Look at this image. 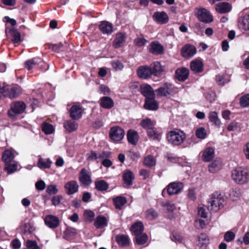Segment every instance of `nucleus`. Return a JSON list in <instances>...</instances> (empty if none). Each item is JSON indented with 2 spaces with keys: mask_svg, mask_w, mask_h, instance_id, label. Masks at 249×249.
Wrapping results in <instances>:
<instances>
[{
  "mask_svg": "<svg viewBox=\"0 0 249 249\" xmlns=\"http://www.w3.org/2000/svg\"><path fill=\"white\" fill-rule=\"evenodd\" d=\"M186 134L182 130L174 129L169 131L166 134L168 142L172 145L178 146L181 144L186 139Z\"/></svg>",
  "mask_w": 249,
  "mask_h": 249,
  "instance_id": "f257e3e1",
  "label": "nucleus"
},
{
  "mask_svg": "<svg viewBox=\"0 0 249 249\" xmlns=\"http://www.w3.org/2000/svg\"><path fill=\"white\" fill-rule=\"evenodd\" d=\"M224 198L217 193L213 194L208 201V209L214 212L218 211L221 208L223 207Z\"/></svg>",
  "mask_w": 249,
  "mask_h": 249,
  "instance_id": "f03ea898",
  "label": "nucleus"
},
{
  "mask_svg": "<svg viewBox=\"0 0 249 249\" xmlns=\"http://www.w3.org/2000/svg\"><path fill=\"white\" fill-rule=\"evenodd\" d=\"M231 177L236 183L240 184L247 183L249 179V174L242 168H237L232 172Z\"/></svg>",
  "mask_w": 249,
  "mask_h": 249,
  "instance_id": "7ed1b4c3",
  "label": "nucleus"
},
{
  "mask_svg": "<svg viewBox=\"0 0 249 249\" xmlns=\"http://www.w3.org/2000/svg\"><path fill=\"white\" fill-rule=\"evenodd\" d=\"M20 93V90L17 86H6L0 88V98L2 96L13 98L17 97Z\"/></svg>",
  "mask_w": 249,
  "mask_h": 249,
  "instance_id": "20e7f679",
  "label": "nucleus"
},
{
  "mask_svg": "<svg viewBox=\"0 0 249 249\" xmlns=\"http://www.w3.org/2000/svg\"><path fill=\"white\" fill-rule=\"evenodd\" d=\"M25 108L26 105L23 102H16L11 105V109L8 112V116L14 119L16 115L23 113Z\"/></svg>",
  "mask_w": 249,
  "mask_h": 249,
  "instance_id": "39448f33",
  "label": "nucleus"
},
{
  "mask_svg": "<svg viewBox=\"0 0 249 249\" xmlns=\"http://www.w3.org/2000/svg\"><path fill=\"white\" fill-rule=\"evenodd\" d=\"M196 15L199 20L203 22L210 23L213 21V17L205 8L196 9Z\"/></svg>",
  "mask_w": 249,
  "mask_h": 249,
  "instance_id": "423d86ee",
  "label": "nucleus"
},
{
  "mask_svg": "<svg viewBox=\"0 0 249 249\" xmlns=\"http://www.w3.org/2000/svg\"><path fill=\"white\" fill-rule=\"evenodd\" d=\"M160 97H168L174 93V87L170 83H164L162 86L155 90Z\"/></svg>",
  "mask_w": 249,
  "mask_h": 249,
  "instance_id": "0eeeda50",
  "label": "nucleus"
},
{
  "mask_svg": "<svg viewBox=\"0 0 249 249\" xmlns=\"http://www.w3.org/2000/svg\"><path fill=\"white\" fill-rule=\"evenodd\" d=\"M124 131L121 127L115 126L110 129L109 137L112 141L119 142L124 138Z\"/></svg>",
  "mask_w": 249,
  "mask_h": 249,
  "instance_id": "6e6552de",
  "label": "nucleus"
},
{
  "mask_svg": "<svg viewBox=\"0 0 249 249\" xmlns=\"http://www.w3.org/2000/svg\"><path fill=\"white\" fill-rule=\"evenodd\" d=\"M184 187L181 182H173L170 183L166 187L167 192L169 196L179 194Z\"/></svg>",
  "mask_w": 249,
  "mask_h": 249,
  "instance_id": "1a4fd4ad",
  "label": "nucleus"
},
{
  "mask_svg": "<svg viewBox=\"0 0 249 249\" xmlns=\"http://www.w3.org/2000/svg\"><path fill=\"white\" fill-rule=\"evenodd\" d=\"M79 180L84 185H89L92 181L90 172L86 168H82L79 173Z\"/></svg>",
  "mask_w": 249,
  "mask_h": 249,
  "instance_id": "9d476101",
  "label": "nucleus"
},
{
  "mask_svg": "<svg viewBox=\"0 0 249 249\" xmlns=\"http://www.w3.org/2000/svg\"><path fill=\"white\" fill-rule=\"evenodd\" d=\"M196 53V47L190 44H185L181 50L182 56L186 58L192 57Z\"/></svg>",
  "mask_w": 249,
  "mask_h": 249,
  "instance_id": "9b49d317",
  "label": "nucleus"
},
{
  "mask_svg": "<svg viewBox=\"0 0 249 249\" xmlns=\"http://www.w3.org/2000/svg\"><path fill=\"white\" fill-rule=\"evenodd\" d=\"M45 224L50 228L54 229L59 225V219L58 217L53 215H48L45 218Z\"/></svg>",
  "mask_w": 249,
  "mask_h": 249,
  "instance_id": "f8f14e48",
  "label": "nucleus"
},
{
  "mask_svg": "<svg viewBox=\"0 0 249 249\" xmlns=\"http://www.w3.org/2000/svg\"><path fill=\"white\" fill-rule=\"evenodd\" d=\"M5 33L7 36H11V40L13 43H17L21 41L20 33L14 28H7Z\"/></svg>",
  "mask_w": 249,
  "mask_h": 249,
  "instance_id": "ddd939ff",
  "label": "nucleus"
},
{
  "mask_svg": "<svg viewBox=\"0 0 249 249\" xmlns=\"http://www.w3.org/2000/svg\"><path fill=\"white\" fill-rule=\"evenodd\" d=\"M214 149L207 146L202 152L201 158L204 161L208 162L214 158Z\"/></svg>",
  "mask_w": 249,
  "mask_h": 249,
  "instance_id": "4468645a",
  "label": "nucleus"
},
{
  "mask_svg": "<svg viewBox=\"0 0 249 249\" xmlns=\"http://www.w3.org/2000/svg\"><path fill=\"white\" fill-rule=\"evenodd\" d=\"M190 69L194 73H200L203 71L204 64L201 60L195 59L191 62Z\"/></svg>",
  "mask_w": 249,
  "mask_h": 249,
  "instance_id": "2eb2a0df",
  "label": "nucleus"
},
{
  "mask_svg": "<svg viewBox=\"0 0 249 249\" xmlns=\"http://www.w3.org/2000/svg\"><path fill=\"white\" fill-rule=\"evenodd\" d=\"M126 39V34L119 33L116 35L115 38L113 42V46L115 48H120L124 44Z\"/></svg>",
  "mask_w": 249,
  "mask_h": 249,
  "instance_id": "dca6fc26",
  "label": "nucleus"
},
{
  "mask_svg": "<svg viewBox=\"0 0 249 249\" xmlns=\"http://www.w3.org/2000/svg\"><path fill=\"white\" fill-rule=\"evenodd\" d=\"M70 117L73 119L77 120L81 118L82 115V108L79 105L72 106L70 110Z\"/></svg>",
  "mask_w": 249,
  "mask_h": 249,
  "instance_id": "f3484780",
  "label": "nucleus"
},
{
  "mask_svg": "<svg viewBox=\"0 0 249 249\" xmlns=\"http://www.w3.org/2000/svg\"><path fill=\"white\" fill-rule=\"evenodd\" d=\"M137 74L139 77L147 79L152 75L151 69L148 66H141L137 70Z\"/></svg>",
  "mask_w": 249,
  "mask_h": 249,
  "instance_id": "a211bd4d",
  "label": "nucleus"
},
{
  "mask_svg": "<svg viewBox=\"0 0 249 249\" xmlns=\"http://www.w3.org/2000/svg\"><path fill=\"white\" fill-rule=\"evenodd\" d=\"M64 188L68 195H72L78 191L79 185L76 181L71 180L68 182L65 185Z\"/></svg>",
  "mask_w": 249,
  "mask_h": 249,
  "instance_id": "6ab92c4d",
  "label": "nucleus"
},
{
  "mask_svg": "<svg viewBox=\"0 0 249 249\" xmlns=\"http://www.w3.org/2000/svg\"><path fill=\"white\" fill-rule=\"evenodd\" d=\"M123 179L124 186L125 187H129L133 184L134 175L131 171L127 170L124 172Z\"/></svg>",
  "mask_w": 249,
  "mask_h": 249,
  "instance_id": "aec40b11",
  "label": "nucleus"
},
{
  "mask_svg": "<svg viewBox=\"0 0 249 249\" xmlns=\"http://www.w3.org/2000/svg\"><path fill=\"white\" fill-rule=\"evenodd\" d=\"M231 10V5L226 2H219L215 5V10L220 14L229 12Z\"/></svg>",
  "mask_w": 249,
  "mask_h": 249,
  "instance_id": "412c9836",
  "label": "nucleus"
},
{
  "mask_svg": "<svg viewBox=\"0 0 249 249\" xmlns=\"http://www.w3.org/2000/svg\"><path fill=\"white\" fill-rule=\"evenodd\" d=\"M176 77L179 81H184L189 75V70L186 68L178 69L175 72Z\"/></svg>",
  "mask_w": 249,
  "mask_h": 249,
  "instance_id": "4be33fe9",
  "label": "nucleus"
},
{
  "mask_svg": "<svg viewBox=\"0 0 249 249\" xmlns=\"http://www.w3.org/2000/svg\"><path fill=\"white\" fill-rule=\"evenodd\" d=\"M150 67V69H151L152 74L157 76L161 75L164 71V67L162 66L160 63L158 61L152 63Z\"/></svg>",
  "mask_w": 249,
  "mask_h": 249,
  "instance_id": "5701e85b",
  "label": "nucleus"
},
{
  "mask_svg": "<svg viewBox=\"0 0 249 249\" xmlns=\"http://www.w3.org/2000/svg\"><path fill=\"white\" fill-rule=\"evenodd\" d=\"M144 108L148 110H156L159 107L158 103L155 100L154 97L145 99Z\"/></svg>",
  "mask_w": 249,
  "mask_h": 249,
  "instance_id": "b1692460",
  "label": "nucleus"
},
{
  "mask_svg": "<svg viewBox=\"0 0 249 249\" xmlns=\"http://www.w3.org/2000/svg\"><path fill=\"white\" fill-rule=\"evenodd\" d=\"M142 94L145 97V99L154 97V91L152 87L147 84H143L141 87Z\"/></svg>",
  "mask_w": 249,
  "mask_h": 249,
  "instance_id": "393cba45",
  "label": "nucleus"
},
{
  "mask_svg": "<svg viewBox=\"0 0 249 249\" xmlns=\"http://www.w3.org/2000/svg\"><path fill=\"white\" fill-rule=\"evenodd\" d=\"M153 18L156 22L160 24L166 23L169 20L168 15L164 12L154 13Z\"/></svg>",
  "mask_w": 249,
  "mask_h": 249,
  "instance_id": "a878e982",
  "label": "nucleus"
},
{
  "mask_svg": "<svg viewBox=\"0 0 249 249\" xmlns=\"http://www.w3.org/2000/svg\"><path fill=\"white\" fill-rule=\"evenodd\" d=\"M107 225V219L103 215L97 216L94 220V225L96 229H103Z\"/></svg>",
  "mask_w": 249,
  "mask_h": 249,
  "instance_id": "bb28decb",
  "label": "nucleus"
},
{
  "mask_svg": "<svg viewBox=\"0 0 249 249\" xmlns=\"http://www.w3.org/2000/svg\"><path fill=\"white\" fill-rule=\"evenodd\" d=\"M221 167V160L220 159L217 158L209 164V170L211 173H214L220 170Z\"/></svg>",
  "mask_w": 249,
  "mask_h": 249,
  "instance_id": "cd10ccee",
  "label": "nucleus"
},
{
  "mask_svg": "<svg viewBox=\"0 0 249 249\" xmlns=\"http://www.w3.org/2000/svg\"><path fill=\"white\" fill-rule=\"evenodd\" d=\"M100 105L101 107L105 109H110L114 106V102L109 97L104 96L100 99Z\"/></svg>",
  "mask_w": 249,
  "mask_h": 249,
  "instance_id": "c85d7f7f",
  "label": "nucleus"
},
{
  "mask_svg": "<svg viewBox=\"0 0 249 249\" xmlns=\"http://www.w3.org/2000/svg\"><path fill=\"white\" fill-rule=\"evenodd\" d=\"M238 26L242 30L249 31V15H246L239 19Z\"/></svg>",
  "mask_w": 249,
  "mask_h": 249,
  "instance_id": "c756f323",
  "label": "nucleus"
},
{
  "mask_svg": "<svg viewBox=\"0 0 249 249\" xmlns=\"http://www.w3.org/2000/svg\"><path fill=\"white\" fill-rule=\"evenodd\" d=\"M144 227L143 224L141 221H137L134 223L130 228L132 233L136 235L138 234L143 232Z\"/></svg>",
  "mask_w": 249,
  "mask_h": 249,
  "instance_id": "7c9ffc66",
  "label": "nucleus"
},
{
  "mask_svg": "<svg viewBox=\"0 0 249 249\" xmlns=\"http://www.w3.org/2000/svg\"><path fill=\"white\" fill-rule=\"evenodd\" d=\"M99 28L104 34H110L113 32L112 24L107 21H102Z\"/></svg>",
  "mask_w": 249,
  "mask_h": 249,
  "instance_id": "2f4dec72",
  "label": "nucleus"
},
{
  "mask_svg": "<svg viewBox=\"0 0 249 249\" xmlns=\"http://www.w3.org/2000/svg\"><path fill=\"white\" fill-rule=\"evenodd\" d=\"M127 138L130 143L135 145L138 141L139 135L136 131L130 130L127 132Z\"/></svg>",
  "mask_w": 249,
  "mask_h": 249,
  "instance_id": "473e14b6",
  "label": "nucleus"
},
{
  "mask_svg": "<svg viewBox=\"0 0 249 249\" xmlns=\"http://www.w3.org/2000/svg\"><path fill=\"white\" fill-rule=\"evenodd\" d=\"M15 156L11 150H5L2 155V160L5 163H8L15 161L14 160Z\"/></svg>",
  "mask_w": 249,
  "mask_h": 249,
  "instance_id": "72a5a7b5",
  "label": "nucleus"
},
{
  "mask_svg": "<svg viewBox=\"0 0 249 249\" xmlns=\"http://www.w3.org/2000/svg\"><path fill=\"white\" fill-rule=\"evenodd\" d=\"M117 243L122 247H126L129 244V238L127 235L120 234L116 237Z\"/></svg>",
  "mask_w": 249,
  "mask_h": 249,
  "instance_id": "f704fd0d",
  "label": "nucleus"
},
{
  "mask_svg": "<svg viewBox=\"0 0 249 249\" xmlns=\"http://www.w3.org/2000/svg\"><path fill=\"white\" fill-rule=\"evenodd\" d=\"M150 51L153 54H160L163 53L162 46L159 43L153 42L151 44Z\"/></svg>",
  "mask_w": 249,
  "mask_h": 249,
  "instance_id": "c9c22d12",
  "label": "nucleus"
},
{
  "mask_svg": "<svg viewBox=\"0 0 249 249\" xmlns=\"http://www.w3.org/2000/svg\"><path fill=\"white\" fill-rule=\"evenodd\" d=\"M52 163L50 159H43L40 157L37 162V166L40 169H47L50 168Z\"/></svg>",
  "mask_w": 249,
  "mask_h": 249,
  "instance_id": "e433bc0d",
  "label": "nucleus"
},
{
  "mask_svg": "<svg viewBox=\"0 0 249 249\" xmlns=\"http://www.w3.org/2000/svg\"><path fill=\"white\" fill-rule=\"evenodd\" d=\"M64 126L67 131L71 132L77 130L78 124L73 121L69 120L64 123Z\"/></svg>",
  "mask_w": 249,
  "mask_h": 249,
  "instance_id": "4c0bfd02",
  "label": "nucleus"
},
{
  "mask_svg": "<svg viewBox=\"0 0 249 249\" xmlns=\"http://www.w3.org/2000/svg\"><path fill=\"white\" fill-rule=\"evenodd\" d=\"M20 229L26 234L32 233L35 231L34 225L31 222L25 223L20 227Z\"/></svg>",
  "mask_w": 249,
  "mask_h": 249,
  "instance_id": "58836bf2",
  "label": "nucleus"
},
{
  "mask_svg": "<svg viewBox=\"0 0 249 249\" xmlns=\"http://www.w3.org/2000/svg\"><path fill=\"white\" fill-rule=\"evenodd\" d=\"M127 202L126 199L124 196H117L113 198V203L116 209H121Z\"/></svg>",
  "mask_w": 249,
  "mask_h": 249,
  "instance_id": "ea45409f",
  "label": "nucleus"
},
{
  "mask_svg": "<svg viewBox=\"0 0 249 249\" xmlns=\"http://www.w3.org/2000/svg\"><path fill=\"white\" fill-rule=\"evenodd\" d=\"M5 164V166L4 167V170L8 174H12L17 170L18 164L16 161Z\"/></svg>",
  "mask_w": 249,
  "mask_h": 249,
  "instance_id": "a19ab883",
  "label": "nucleus"
},
{
  "mask_svg": "<svg viewBox=\"0 0 249 249\" xmlns=\"http://www.w3.org/2000/svg\"><path fill=\"white\" fill-rule=\"evenodd\" d=\"M147 134L150 138L154 140H160L161 138V133L159 132L154 126L148 130Z\"/></svg>",
  "mask_w": 249,
  "mask_h": 249,
  "instance_id": "79ce46f5",
  "label": "nucleus"
},
{
  "mask_svg": "<svg viewBox=\"0 0 249 249\" xmlns=\"http://www.w3.org/2000/svg\"><path fill=\"white\" fill-rule=\"evenodd\" d=\"M95 188L99 191H106L108 188V184L104 180H100L95 181Z\"/></svg>",
  "mask_w": 249,
  "mask_h": 249,
  "instance_id": "37998d69",
  "label": "nucleus"
},
{
  "mask_svg": "<svg viewBox=\"0 0 249 249\" xmlns=\"http://www.w3.org/2000/svg\"><path fill=\"white\" fill-rule=\"evenodd\" d=\"M135 236L136 243L139 245L144 244L147 241L148 237L146 233L142 232Z\"/></svg>",
  "mask_w": 249,
  "mask_h": 249,
  "instance_id": "c03bdc74",
  "label": "nucleus"
},
{
  "mask_svg": "<svg viewBox=\"0 0 249 249\" xmlns=\"http://www.w3.org/2000/svg\"><path fill=\"white\" fill-rule=\"evenodd\" d=\"M209 121L213 123L215 125L219 126L220 124V121L218 119L217 112L215 111H211L209 114Z\"/></svg>",
  "mask_w": 249,
  "mask_h": 249,
  "instance_id": "a18cd8bd",
  "label": "nucleus"
},
{
  "mask_svg": "<svg viewBox=\"0 0 249 249\" xmlns=\"http://www.w3.org/2000/svg\"><path fill=\"white\" fill-rule=\"evenodd\" d=\"M41 62V60L39 58H34L32 59L26 61L25 63V67L28 70H30L37 64L40 63Z\"/></svg>",
  "mask_w": 249,
  "mask_h": 249,
  "instance_id": "49530a36",
  "label": "nucleus"
},
{
  "mask_svg": "<svg viewBox=\"0 0 249 249\" xmlns=\"http://www.w3.org/2000/svg\"><path fill=\"white\" fill-rule=\"evenodd\" d=\"M42 131L46 134H51L53 133L54 130L53 126L46 122H44L41 125Z\"/></svg>",
  "mask_w": 249,
  "mask_h": 249,
  "instance_id": "de8ad7c7",
  "label": "nucleus"
},
{
  "mask_svg": "<svg viewBox=\"0 0 249 249\" xmlns=\"http://www.w3.org/2000/svg\"><path fill=\"white\" fill-rule=\"evenodd\" d=\"M147 42L148 41L144 38L142 35H141L140 36H137L134 40V44L138 47L144 46Z\"/></svg>",
  "mask_w": 249,
  "mask_h": 249,
  "instance_id": "09e8293b",
  "label": "nucleus"
},
{
  "mask_svg": "<svg viewBox=\"0 0 249 249\" xmlns=\"http://www.w3.org/2000/svg\"><path fill=\"white\" fill-rule=\"evenodd\" d=\"M141 125L142 128L147 130L154 126L153 122L149 118L142 120L141 123Z\"/></svg>",
  "mask_w": 249,
  "mask_h": 249,
  "instance_id": "8fccbe9b",
  "label": "nucleus"
},
{
  "mask_svg": "<svg viewBox=\"0 0 249 249\" xmlns=\"http://www.w3.org/2000/svg\"><path fill=\"white\" fill-rule=\"evenodd\" d=\"M145 213L146 218L150 220L156 219L158 216L157 212L152 208L146 210Z\"/></svg>",
  "mask_w": 249,
  "mask_h": 249,
  "instance_id": "3c124183",
  "label": "nucleus"
},
{
  "mask_svg": "<svg viewBox=\"0 0 249 249\" xmlns=\"http://www.w3.org/2000/svg\"><path fill=\"white\" fill-rule=\"evenodd\" d=\"M196 137L200 139H204L206 138L207 132L206 129L203 127H199L196 130Z\"/></svg>",
  "mask_w": 249,
  "mask_h": 249,
  "instance_id": "603ef678",
  "label": "nucleus"
},
{
  "mask_svg": "<svg viewBox=\"0 0 249 249\" xmlns=\"http://www.w3.org/2000/svg\"><path fill=\"white\" fill-rule=\"evenodd\" d=\"M198 245L200 247L206 246L209 243L208 236L204 233H201L198 237Z\"/></svg>",
  "mask_w": 249,
  "mask_h": 249,
  "instance_id": "864d4df0",
  "label": "nucleus"
},
{
  "mask_svg": "<svg viewBox=\"0 0 249 249\" xmlns=\"http://www.w3.org/2000/svg\"><path fill=\"white\" fill-rule=\"evenodd\" d=\"M143 163L145 166L150 167L156 164V160L153 156L149 155L144 158Z\"/></svg>",
  "mask_w": 249,
  "mask_h": 249,
  "instance_id": "5fc2aeb1",
  "label": "nucleus"
},
{
  "mask_svg": "<svg viewBox=\"0 0 249 249\" xmlns=\"http://www.w3.org/2000/svg\"><path fill=\"white\" fill-rule=\"evenodd\" d=\"M112 68L115 71L122 70L124 68L122 63L119 60H114L110 62Z\"/></svg>",
  "mask_w": 249,
  "mask_h": 249,
  "instance_id": "6e6d98bb",
  "label": "nucleus"
},
{
  "mask_svg": "<svg viewBox=\"0 0 249 249\" xmlns=\"http://www.w3.org/2000/svg\"><path fill=\"white\" fill-rule=\"evenodd\" d=\"M240 104L242 107L249 106V94H246L240 98Z\"/></svg>",
  "mask_w": 249,
  "mask_h": 249,
  "instance_id": "4d7b16f0",
  "label": "nucleus"
},
{
  "mask_svg": "<svg viewBox=\"0 0 249 249\" xmlns=\"http://www.w3.org/2000/svg\"><path fill=\"white\" fill-rule=\"evenodd\" d=\"M162 206L165 208L168 212H172L175 210L176 208L175 204L169 201L163 203Z\"/></svg>",
  "mask_w": 249,
  "mask_h": 249,
  "instance_id": "13d9d810",
  "label": "nucleus"
},
{
  "mask_svg": "<svg viewBox=\"0 0 249 249\" xmlns=\"http://www.w3.org/2000/svg\"><path fill=\"white\" fill-rule=\"evenodd\" d=\"M84 215L87 221L91 222L95 216L94 213L91 210H86L84 212Z\"/></svg>",
  "mask_w": 249,
  "mask_h": 249,
  "instance_id": "bf43d9fd",
  "label": "nucleus"
},
{
  "mask_svg": "<svg viewBox=\"0 0 249 249\" xmlns=\"http://www.w3.org/2000/svg\"><path fill=\"white\" fill-rule=\"evenodd\" d=\"M235 237V233L233 231H229L225 233L224 238L226 242H230L234 240Z\"/></svg>",
  "mask_w": 249,
  "mask_h": 249,
  "instance_id": "052dcab7",
  "label": "nucleus"
},
{
  "mask_svg": "<svg viewBox=\"0 0 249 249\" xmlns=\"http://www.w3.org/2000/svg\"><path fill=\"white\" fill-rule=\"evenodd\" d=\"M27 249H40L36 241L27 240L26 242Z\"/></svg>",
  "mask_w": 249,
  "mask_h": 249,
  "instance_id": "680f3d73",
  "label": "nucleus"
},
{
  "mask_svg": "<svg viewBox=\"0 0 249 249\" xmlns=\"http://www.w3.org/2000/svg\"><path fill=\"white\" fill-rule=\"evenodd\" d=\"M98 159L97 153L94 151H91L87 154V159L88 161H91Z\"/></svg>",
  "mask_w": 249,
  "mask_h": 249,
  "instance_id": "e2e57ef3",
  "label": "nucleus"
},
{
  "mask_svg": "<svg viewBox=\"0 0 249 249\" xmlns=\"http://www.w3.org/2000/svg\"><path fill=\"white\" fill-rule=\"evenodd\" d=\"M46 192L50 195H54L58 192L57 186L55 185H48L46 190Z\"/></svg>",
  "mask_w": 249,
  "mask_h": 249,
  "instance_id": "0e129e2a",
  "label": "nucleus"
},
{
  "mask_svg": "<svg viewBox=\"0 0 249 249\" xmlns=\"http://www.w3.org/2000/svg\"><path fill=\"white\" fill-rule=\"evenodd\" d=\"M171 239L173 241L181 242L182 240V237L181 234L179 233L174 232L172 233L171 235Z\"/></svg>",
  "mask_w": 249,
  "mask_h": 249,
  "instance_id": "69168bd1",
  "label": "nucleus"
},
{
  "mask_svg": "<svg viewBox=\"0 0 249 249\" xmlns=\"http://www.w3.org/2000/svg\"><path fill=\"white\" fill-rule=\"evenodd\" d=\"M62 196L60 195L55 196L53 197L52 198V204L54 206H58L59 205L61 200H62Z\"/></svg>",
  "mask_w": 249,
  "mask_h": 249,
  "instance_id": "338daca9",
  "label": "nucleus"
},
{
  "mask_svg": "<svg viewBox=\"0 0 249 249\" xmlns=\"http://www.w3.org/2000/svg\"><path fill=\"white\" fill-rule=\"evenodd\" d=\"M99 92L104 95H109L110 92V89L107 86L101 85L99 87Z\"/></svg>",
  "mask_w": 249,
  "mask_h": 249,
  "instance_id": "774afa93",
  "label": "nucleus"
}]
</instances>
